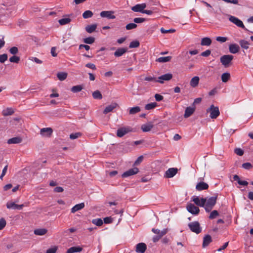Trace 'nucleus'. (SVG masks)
<instances>
[{
	"label": "nucleus",
	"mask_w": 253,
	"mask_h": 253,
	"mask_svg": "<svg viewBox=\"0 0 253 253\" xmlns=\"http://www.w3.org/2000/svg\"><path fill=\"white\" fill-rule=\"evenodd\" d=\"M216 197H211L206 199V202L204 207L207 212H210L212 210L216 203Z\"/></svg>",
	"instance_id": "nucleus-1"
},
{
	"label": "nucleus",
	"mask_w": 253,
	"mask_h": 253,
	"mask_svg": "<svg viewBox=\"0 0 253 253\" xmlns=\"http://www.w3.org/2000/svg\"><path fill=\"white\" fill-rule=\"evenodd\" d=\"M207 113H210V117L212 119L217 118L220 114L218 107H215L213 105H211L210 108L207 110Z\"/></svg>",
	"instance_id": "nucleus-2"
},
{
	"label": "nucleus",
	"mask_w": 253,
	"mask_h": 253,
	"mask_svg": "<svg viewBox=\"0 0 253 253\" xmlns=\"http://www.w3.org/2000/svg\"><path fill=\"white\" fill-rule=\"evenodd\" d=\"M233 59V56L230 54L224 55L220 58V62L225 67H228Z\"/></svg>",
	"instance_id": "nucleus-3"
},
{
	"label": "nucleus",
	"mask_w": 253,
	"mask_h": 253,
	"mask_svg": "<svg viewBox=\"0 0 253 253\" xmlns=\"http://www.w3.org/2000/svg\"><path fill=\"white\" fill-rule=\"evenodd\" d=\"M190 230L196 234H199L202 231L200 223L198 221H193L188 224Z\"/></svg>",
	"instance_id": "nucleus-4"
},
{
	"label": "nucleus",
	"mask_w": 253,
	"mask_h": 253,
	"mask_svg": "<svg viewBox=\"0 0 253 253\" xmlns=\"http://www.w3.org/2000/svg\"><path fill=\"white\" fill-rule=\"evenodd\" d=\"M100 15L102 18H107L109 19H114L116 16L113 11H102L100 12Z\"/></svg>",
	"instance_id": "nucleus-5"
},
{
	"label": "nucleus",
	"mask_w": 253,
	"mask_h": 253,
	"mask_svg": "<svg viewBox=\"0 0 253 253\" xmlns=\"http://www.w3.org/2000/svg\"><path fill=\"white\" fill-rule=\"evenodd\" d=\"M229 20L230 22L235 24L237 26L242 28L243 29H245L243 22L239 18L234 16H230Z\"/></svg>",
	"instance_id": "nucleus-6"
},
{
	"label": "nucleus",
	"mask_w": 253,
	"mask_h": 253,
	"mask_svg": "<svg viewBox=\"0 0 253 253\" xmlns=\"http://www.w3.org/2000/svg\"><path fill=\"white\" fill-rule=\"evenodd\" d=\"M187 210L192 214L197 215L199 213L200 210L198 207L193 204H189L186 207Z\"/></svg>",
	"instance_id": "nucleus-7"
},
{
	"label": "nucleus",
	"mask_w": 253,
	"mask_h": 253,
	"mask_svg": "<svg viewBox=\"0 0 253 253\" xmlns=\"http://www.w3.org/2000/svg\"><path fill=\"white\" fill-rule=\"evenodd\" d=\"M146 7V4L145 3L137 4L131 7V9L135 12H140L143 13L144 9Z\"/></svg>",
	"instance_id": "nucleus-8"
},
{
	"label": "nucleus",
	"mask_w": 253,
	"mask_h": 253,
	"mask_svg": "<svg viewBox=\"0 0 253 253\" xmlns=\"http://www.w3.org/2000/svg\"><path fill=\"white\" fill-rule=\"evenodd\" d=\"M139 172V169L137 168H133L128 169V170L124 172L122 175V177H127L131 175L137 174Z\"/></svg>",
	"instance_id": "nucleus-9"
},
{
	"label": "nucleus",
	"mask_w": 253,
	"mask_h": 253,
	"mask_svg": "<svg viewBox=\"0 0 253 253\" xmlns=\"http://www.w3.org/2000/svg\"><path fill=\"white\" fill-rule=\"evenodd\" d=\"M177 172L176 168H169L166 172L164 176L166 178H171L173 177Z\"/></svg>",
	"instance_id": "nucleus-10"
},
{
	"label": "nucleus",
	"mask_w": 253,
	"mask_h": 253,
	"mask_svg": "<svg viewBox=\"0 0 253 253\" xmlns=\"http://www.w3.org/2000/svg\"><path fill=\"white\" fill-rule=\"evenodd\" d=\"M193 201L198 206L204 207L206 202V198H199L198 197L193 198Z\"/></svg>",
	"instance_id": "nucleus-11"
},
{
	"label": "nucleus",
	"mask_w": 253,
	"mask_h": 253,
	"mask_svg": "<svg viewBox=\"0 0 253 253\" xmlns=\"http://www.w3.org/2000/svg\"><path fill=\"white\" fill-rule=\"evenodd\" d=\"M172 75L171 74L168 73L160 76L157 79V82L163 83L164 81H169L171 79Z\"/></svg>",
	"instance_id": "nucleus-12"
},
{
	"label": "nucleus",
	"mask_w": 253,
	"mask_h": 253,
	"mask_svg": "<svg viewBox=\"0 0 253 253\" xmlns=\"http://www.w3.org/2000/svg\"><path fill=\"white\" fill-rule=\"evenodd\" d=\"M53 132L52 129L50 127L42 128L40 130V134L43 136H50Z\"/></svg>",
	"instance_id": "nucleus-13"
},
{
	"label": "nucleus",
	"mask_w": 253,
	"mask_h": 253,
	"mask_svg": "<svg viewBox=\"0 0 253 253\" xmlns=\"http://www.w3.org/2000/svg\"><path fill=\"white\" fill-rule=\"evenodd\" d=\"M130 131L128 127H123L117 130V135L119 137H122Z\"/></svg>",
	"instance_id": "nucleus-14"
},
{
	"label": "nucleus",
	"mask_w": 253,
	"mask_h": 253,
	"mask_svg": "<svg viewBox=\"0 0 253 253\" xmlns=\"http://www.w3.org/2000/svg\"><path fill=\"white\" fill-rule=\"evenodd\" d=\"M146 250V245L143 243H138L136 246V252L137 253H144Z\"/></svg>",
	"instance_id": "nucleus-15"
},
{
	"label": "nucleus",
	"mask_w": 253,
	"mask_h": 253,
	"mask_svg": "<svg viewBox=\"0 0 253 253\" xmlns=\"http://www.w3.org/2000/svg\"><path fill=\"white\" fill-rule=\"evenodd\" d=\"M240 46L236 43H232L229 45V50L231 53L236 54L239 52Z\"/></svg>",
	"instance_id": "nucleus-16"
},
{
	"label": "nucleus",
	"mask_w": 253,
	"mask_h": 253,
	"mask_svg": "<svg viewBox=\"0 0 253 253\" xmlns=\"http://www.w3.org/2000/svg\"><path fill=\"white\" fill-rule=\"evenodd\" d=\"M209 185L204 182H200L198 183L196 186V189L198 191H202L208 189Z\"/></svg>",
	"instance_id": "nucleus-17"
},
{
	"label": "nucleus",
	"mask_w": 253,
	"mask_h": 253,
	"mask_svg": "<svg viewBox=\"0 0 253 253\" xmlns=\"http://www.w3.org/2000/svg\"><path fill=\"white\" fill-rule=\"evenodd\" d=\"M23 207V205H17L15 204L14 202L7 203L6 204L7 208L9 209L21 210L22 209Z\"/></svg>",
	"instance_id": "nucleus-18"
},
{
	"label": "nucleus",
	"mask_w": 253,
	"mask_h": 253,
	"mask_svg": "<svg viewBox=\"0 0 253 253\" xmlns=\"http://www.w3.org/2000/svg\"><path fill=\"white\" fill-rule=\"evenodd\" d=\"M212 241L211 237L209 235H206L203 239L202 246L203 248L207 247Z\"/></svg>",
	"instance_id": "nucleus-19"
},
{
	"label": "nucleus",
	"mask_w": 253,
	"mask_h": 253,
	"mask_svg": "<svg viewBox=\"0 0 253 253\" xmlns=\"http://www.w3.org/2000/svg\"><path fill=\"white\" fill-rule=\"evenodd\" d=\"M117 104L116 103H113L111 104L106 106L103 111V113L106 114L113 110L117 106Z\"/></svg>",
	"instance_id": "nucleus-20"
},
{
	"label": "nucleus",
	"mask_w": 253,
	"mask_h": 253,
	"mask_svg": "<svg viewBox=\"0 0 253 253\" xmlns=\"http://www.w3.org/2000/svg\"><path fill=\"white\" fill-rule=\"evenodd\" d=\"M84 207V203H81L76 205L71 209V212L75 213V212L83 209Z\"/></svg>",
	"instance_id": "nucleus-21"
},
{
	"label": "nucleus",
	"mask_w": 253,
	"mask_h": 253,
	"mask_svg": "<svg viewBox=\"0 0 253 253\" xmlns=\"http://www.w3.org/2000/svg\"><path fill=\"white\" fill-rule=\"evenodd\" d=\"M22 141V139L21 137H13V138H11L10 139H9L8 140H7V143L9 144H19L20 143H21Z\"/></svg>",
	"instance_id": "nucleus-22"
},
{
	"label": "nucleus",
	"mask_w": 253,
	"mask_h": 253,
	"mask_svg": "<svg viewBox=\"0 0 253 253\" xmlns=\"http://www.w3.org/2000/svg\"><path fill=\"white\" fill-rule=\"evenodd\" d=\"M168 231V229H164L161 231V234L159 235H156L153 237V241L154 242H158L160 238H161L164 235L166 234Z\"/></svg>",
	"instance_id": "nucleus-23"
},
{
	"label": "nucleus",
	"mask_w": 253,
	"mask_h": 253,
	"mask_svg": "<svg viewBox=\"0 0 253 253\" xmlns=\"http://www.w3.org/2000/svg\"><path fill=\"white\" fill-rule=\"evenodd\" d=\"M199 81V77L198 76H195L191 79L190 82V84L192 87H195L198 85Z\"/></svg>",
	"instance_id": "nucleus-24"
},
{
	"label": "nucleus",
	"mask_w": 253,
	"mask_h": 253,
	"mask_svg": "<svg viewBox=\"0 0 253 253\" xmlns=\"http://www.w3.org/2000/svg\"><path fill=\"white\" fill-rule=\"evenodd\" d=\"M195 108L194 107H187L185 111L184 116L185 118L190 117L194 112Z\"/></svg>",
	"instance_id": "nucleus-25"
},
{
	"label": "nucleus",
	"mask_w": 253,
	"mask_h": 253,
	"mask_svg": "<svg viewBox=\"0 0 253 253\" xmlns=\"http://www.w3.org/2000/svg\"><path fill=\"white\" fill-rule=\"evenodd\" d=\"M153 125L151 123L144 124L141 126V129L143 132L150 131L153 128Z\"/></svg>",
	"instance_id": "nucleus-26"
},
{
	"label": "nucleus",
	"mask_w": 253,
	"mask_h": 253,
	"mask_svg": "<svg viewBox=\"0 0 253 253\" xmlns=\"http://www.w3.org/2000/svg\"><path fill=\"white\" fill-rule=\"evenodd\" d=\"M233 179L234 181H237L239 185L247 186L248 184V182L245 180H241L238 175H234L233 176Z\"/></svg>",
	"instance_id": "nucleus-27"
},
{
	"label": "nucleus",
	"mask_w": 253,
	"mask_h": 253,
	"mask_svg": "<svg viewBox=\"0 0 253 253\" xmlns=\"http://www.w3.org/2000/svg\"><path fill=\"white\" fill-rule=\"evenodd\" d=\"M14 110L12 108H6L2 111V114L4 116L11 115L14 113Z\"/></svg>",
	"instance_id": "nucleus-28"
},
{
	"label": "nucleus",
	"mask_w": 253,
	"mask_h": 253,
	"mask_svg": "<svg viewBox=\"0 0 253 253\" xmlns=\"http://www.w3.org/2000/svg\"><path fill=\"white\" fill-rule=\"evenodd\" d=\"M127 51V49L125 48H120L117 49L114 52V55L116 57H120L122 56Z\"/></svg>",
	"instance_id": "nucleus-29"
},
{
	"label": "nucleus",
	"mask_w": 253,
	"mask_h": 253,
	"mask_svg": "<svg viewBox=\"0 0 253 253\" xmlns=\"http://www.w3.org/2000/svg\"><path fill=\"white\" fill-rule=\"evenodd\" d=\"M83 249L82 248L78 246V247H72L70 248H69L66 253H78L82 251Z\"/></svg>",
	"instance_id": "nucleus-30"
},
{
	"label": "nucleus",
	"mask_w": 253,
	"mask_h": 253,
	"mask_svg": "<svg viewBox=\"0 0 253 253\" xmlns=\"http://www.w3.org/2000/svg\"><path fill=\"white\" fill-rule=\"evenodd\" d=\"M211 43V40L210 38L206 37L202 39L201 44L203 46H209Z\"/></svg>",
	"instance_id": "nucleus-31"
},
{
	"label": "nucleus",
	"mask_w": 253,
	"mask_h": 253,
	"mask_svg": "<svg viewBox=\"0 0 253 253\" xmlns=\"http://www.w3.org/2000/svg\"><path fill=\"white\" fill-rule=\"evenodd\" d=\"M34 232L36 235L42 236L47 232V230L44 228H39L35 229Z\"/></svg>",
	"instance_id": "nucleus-32"
},
{
	"label": "nucleus",
	"mask_w": 253,
	"mask_h": 253,
	"mask_svg": "<svg viewBox=\"0 0 253 253\" xmlns=\"http://www.w3.org/2000/svg\"><path fill=\"white\" fill-rule=\"evenodd\" d=\"M97 28V25L93 24L92 25H89L85 27V30L88 33H92L96 30Z\"/></svg>",
	"instance_id": "nucleus-33"
},
{
	"label": "nucleus",
	"mask_w": 253,
	"mask_h": 253,
	"mask_svg": "<svg viewBox=\"0 0 253 253\" xmlns=\"http://www.w3.org/2000/svg\"><path fill=\"white\" fill-rule=\"evenodd\" d=\"M239 43H240V45H241V47L244 49H248L249 47L250 43L249 42H248L246 40H240L239 41Z\"/></svg>",
	"instance_id": "nucleus-34"
},
{
	"label": "nucleus",
	"mask_w": 253,
	"mask_h": 253,
	"mask_svg": "<svg viewBox=\"0 0 253 253\" xmlns=\"http://www.w3.org/2000/svg\"><path fill=\"white\" fill-rule=\"evenodd\" d=\"M221 81L223 83H226L230 78V74L228 72L224 73L221 76Z\"/></svg>",
	"instance_id": "nucleus-35"
},
{
	"label": "nucleus",
	"mask_w": 253,
	"mask_h": 253,
	"mask_svg": "<svg viewBox=\"0 0 253 253\" xmlns=\"http://www.w3.org/2000/svg\"><path fill=\"white\" fill-rule=\"evenodd\" d=\"M171 59V56H167V57H160L156 59V61L160 63H165L169 62Z\"/></svg>",
	"instance_id": "nucleus-36"
},
{
	"label": "nucleus",
	"mask_w": 253,
	"mask_h": 253,
	"mask_svg": "<svg viewBox=\"0 0 253 253\" xmlns=\"http://www.w3.org/2000/svg\"><path fill=\"white\" fill-rule=\"evenodd\" d=\"M57 77L60 81H62L67 78V73L65 72H59L57 74Z\"/></svg>",
	"instance_id": "nucleus-37"
},
{
	"label": "nucleus",
	"mask_w": 253,
	"mask_h": 253,
	"mask_svg": "<svg viewBox=\"0 0 253 253\" xmlns=\"http://www.w3.org/2000/svg\"><path fill=\"white\" fill-rule=\"evenodd\" d=\"M83 89V87L81 85H78L73 86L71 89V90L74 92V93H77L81 91Z\"/></svg>",
	"instance_id": "nucleus-38"
},
{
	"label": "nucleus",
	"mask_w": 253,
	"mask_h": 253,
	"mask_svg": "<svg viewBox=\"0 0 253 253\" xmlns=\"http://www.w3.org/2000/svg\"><path fill=\"white\" fill-rule=\"evenodd\" d=\"M93 13L90 10H86L83 14V17L84 19L90 18L92 16Z\"/></svg>",
	"instance_id": "nucleus-39"
},
{
	"label": "nucleus",
	"mask_w": 253,
	"mask_h": 253,
	"mask_svg": "<svg viewBox=\"0 0 253 253\" xmlns=\"http://www.w3.org/2000/svg\"><path fill=\"white\" fill-rule=\"evenodd\" d=\"M58 22L61 25H64L69 23L71 22V19L69 18H64L59 19Z\"/></svg>",
	"instance_id": "nucleus-40"
},
{
	"label": "nucleus",
	"mask_w": 253,
	"mask_h": 253,
	"mask_svg": "<svg viewBox=\"0 0 253 253\" xmlns=\"http://www.w3.org/2000/svg\"><path fill=\"white\" fill-rule=\"evenodd\" d=\"M92 96L94 99H101L102 98V95L100 92L98 90H96L92 93Z\"/></svg>",
	"instance_id": "nucleus-41"
},
{
	"label": "nucleus",
	"mask_w": 253,
	"mask_h": 253,
	"mask_svg": "<svg viewBox=\"0 0 253 253\" xmlns=\"http://www.w3.org/2000/svg\"><path fill=\"white\" fill-rule=\"evenodd\" d=\"M157 106L156 102H152L146 104L145 106V109L147 110H149L155 108Z\"/></svg>",
	"instance_id": "nucleus-42"
},
{
	"label": "nucleus",
	"mask_w": 253,
	"mask_h": 253,
	"mask_svg": "<svg viewBox=\"0 0 253 253\" xmlns=\"http://www.w3.org/2000/svg\"><path fill=\"white\" fill-rule=\"evenodd\" d=\"M140 111V108L138 106L134 107L132 108H131L129 109V113L130 114H135L137 113H138Z\"/></svg>",
	"instance_id": "nucleus-43"
},
{
	"label": "nucleus",
	"mask_w": 253,
	"mask_h": 253,
	"mask_svg": "<svg viewBox=\"0 0 253 253\" xmlns=\"http://www.w3.org/2000/svg\"><path fill=\"white\" fill-rule=\"evenodd\" d=\"M92 222L93 224L98 226H100L103 224V221L101 218L94 219L92 220Z\"/></svg>",
	"instance_id": "nucleus-44"
},
{
	"label": "nucleus",
	"mask_w": 253,
	"mask_h": 253,
	"mask_svg": "<svg viewBox=\"0 0 253 253\" xmlns=\"http://www.w3.org/2000/svg\"><path fill=\"white\" fill-rule=\"evenodd\" d=\"M94 38L93 37H89L84 39V42L87 44H92L94 42Z\"/></svg>",
	"instance_id": "nucleus-45"
},
{
	"label": "nucleus",
	"mask_w": 253,
	"mask_h": 253,
	"mask_svg": "<svg viewBox=\"0 0 253 253\" xmlns=\"http://www.w3.org/2000/svg\"><path fill=\"white\" fill-rule=\"evenodd\" d=\"M140 43L137 41H133L131 42L129 45V47L130 48H136L139 46Z\"/></svg>",
	"instance_id": "nucleus-46"
},
{
	"label": "nucleus",
	"mask_w": 253,
	"mask_h": 253,
	"mask_svg": "<svg viewBox=\"0 0 253 253\" xmlns=\"http://www.w3.org/2000/svg\"><path fill=\"white\" fill-rule=\"evenodd\" d=\"M20 61V58L18 56L13 55L9 58V61L12 63H18Z\"/></svg>",
	"instance_id": "nucleus-47"
},
{
	"label": "nucleus",
	"mask_w": 253,
	"mask_h": 253,
	"mask_svg": "<svg viewBox=\"0 0 253 253\" xmlns=\"http://www.w3.org/2000/svg\"><path fill=\"white\" fill-rule=\"evenodd\" d=\"M137 27V25L135 23H129L126 26V28L127 30H130L135 29Z\"/></svg>",
	"instance_id": "nucleus-48"
},
{
	"label": "nucleus",
	"mask_w": 253,
	"mask_h": 253,
	"mask_svg": "<svg viewBox=\"0 0 253 253\" xmlns=\"http://www.w3.org/2000/svg\"><path fill=\"white\" fill-rule=\"evenodd\" d=\"M10 54L15 55L18 53V49L16 46H13L9 49Z\"/></svg>",
	"instance_id": "nucleus-49"
},
{
	"label": "nucleus",
	"mask_w": 253,
	"mask_h": 253,
	"mask_svg": "<svg viewBox=\"0 0 253 253\" xmlns=\"http://www.w3.org/2000/svg\"><path fill=\"white\" fill-rule=\"evenodd\" d=\"M144 80L146 81L151 82L153 83L157 82V79L156 78L152 77V76L146 77L144 79Z\"/></svg>",
	"instance_id": "nucleus-50"
},
{
	"label": "nucleus",
	"mask_w": 253,
	"mask_h": 253,
	"mask_svg": "<svg viewBox=\"0 0 253 253\" xmlns=\"http://www.w3.org/2000/svg\"><path fill=\"white\" fill-rule=\"evenodd\" d=\"M7 55L5 53L0 55V62L3 63L5 61L7 60Z\"/></svg>",
	"instance_id": "nucleus-51"
},
{
	"label": "nucleus",
	"mask_w": 253,
	"mask_h": 253,
	"mask_svg": "<svg viewBox=\"0 0 253 253\" xmlns=\"http://www.w3.org/2000/svg\"><path fill=\"white\" fill-rule=\"evenodd\" d=\"M218 211L216 210H214L211 212L210 215L209 216V218L210 219H213L215 218L217 216H218Z\"/></svg>",
	"instance_id": "nucleus-52"
},
{
	"label": "nucleus",
	"mask_w": 253,
	"mask_h": 253,
	"mask_svg": "<svg viewBox=\"0 0 253 253\" xmlns=\"http://www.w3.org/2000/svg\"><path fill=\"white\" fill-rule=\"evenodd\" d=\"M6 224V220L3 218L0 219V230L3 229L4 228Z\"/></svg>",
	"instance_id": "nucleus-53"
},
{
	"label": "nucleus",
	"mask_w": 253,
	"mask_h": 253,
	"mask_svg": "<svg viewBox=\"0 0 253 253\" xmlns=\"http://www.w3.org/2000/svg\"><path fill=\"white\" fill-rule=\"evenodd\" d=\"M228 39L226 37H217L216 40L221 43H223L227 41Z\"/></svg>",
	"instance_id": "nucleus-54"
},
{
	"label": "nucleus",
	"mask_w": 253,
	"mask_h": 253,
	"mask_svg": "<svg viewBox=\"0 0 253 253\" xmlns=\"http://www.w3.org/2000/svg\"><path fill=\"white\" fill-rule=\"evenodd\" d=\"M81 134L80 132H77L75 133H72L70 135V138L71 139H75L78 138L80 136Z\"/></svg>",
	"instance_id": "nucleus-55"
},
{
	"label": "nucleus",
	"mask_w": 253,
	"mask_h": 253,
	"mask_svg": "<svg viewBox=\"0 0 253 253\" xmlns=\"http://www.w3.org/2000/svg\"><path fill=\"white\" fill-rule=\"evenodd\" d=\"M57 250V247L56 246H54L51 248L47 250L46 253H55Z\"/></svg>",
	"instance_id": "nucleus-56"
},
{
	"label": "nucleus",
	"mask_w": 253,
	"mask_h": 253,
	"mask_svg": "<svg viewBox=\"0 0 253 253\" xmlns=\"http://www.w3.org/2000/svg\"><path fill=\"white\" fill-rule=\"evenodd\" d=\"M145 21V19L143 18H135L133 21L135 23H141Z\"/></svg>",
	"instance_id": "nucleus-57"
},
{
	"label": "nucleus",
	"mask_w": 253,
	"mask_h": 253,
	"mask_svg": "<svg viewBox=\"0 0 253 253\" xmlns=\"http://www.w3.org/2000/svg\"><path fill=\"white\" fill-rule=\"evenodd\" d=\"M242 167L246 169H249L252 167V165L250 163H245L242 164Z\"/></svg>",
	"instance_id": "nucleus-58"
},
{
	"label": "nucleus",
	"mask_w": 253,
	"mask_h": 253,
	"mask_svg": "<svg viewBox=\"0 0 253 253\" xmlns=\"http://www.w3.org/2000/svg\"><path fill=\"white\" fill-rule=\"evenodd\" d=\"M234 152L237 155L240 156H241L244 154V151L241 148H236Z\"/></svg>",
	"instance_id": "nucleus-59"
},
{
	"label": "nucleus",
	"mask_w": 253,
	"mask_h": 253,
	"mask_svg": "<svg viewBox=\"0 0 253 253\" xmlns=\"http://www.w3.org/2000/svg\"><path fill=\"white\" fill-rule=\"evenodd\" d=\"M7 168H8V166L6 165L5 166L4 168L3 169H2V173L0 176V178L1 179H2V178L5 175V174H6V172L7 171Z\"/></svg>",
	"instance_id": "nucleus-60"
},
{
	"label": "nucleus",
	"mask_w": 253,
	"mask_h": 253,
	"mask_svg": "<svg viewBox=\"0 0 253 253\" xmlns=\"http://www.w3.org/2000/svg\"><path fill=\"white\" fill-rule=\"evenodd\" d=\"M211 53V51L209 49L206 50V51L202 52L201 56L204 57H208L209 56Z\"/></svg>",
	"instance_id": "nucleus-61"
},
{
	"label": "nucleus",
	"mask_w": 253,
	"mask_h": 253,
	"mask_svg": "<svg viewBox=\"0 0 253 253\" xmlns=\"http://www.w3.org/2000/svg\"><path fill=\"white\" fill-rule=\"evenodd\" d=\"M103 220L105 223L109 224L112 222L113 219L111 217H106L104 218Z\"/></svg>",
	"instance_id": "nucleus-62"
},
{
	"label": "nucleus",
	"mask_w": 253,
	"mask_h": 253,
	"mask_svg": "<svg viewBox=\"0 0 253 253\" xmlns=\"http://www.w3.org/2000/svg\"><path fill=\"white\" fill-rule=\"evenodd\" d=\"M85 67H87V68H90V69H91L92 70H96V69L95 65L94 64L90 63H87L85 65Z\"/></svg>",
	"instance_id": "nucleus-63"
},
{
	"label": "nucleus",
	"mask_w": 253,
	"mask_h": 253,
	"mask_svg": "<svg viewBox=\"0 0 253 253\" xmlns=\"http://www.w3.org/2000/svg\"><path fill=\"white\" fill-rule=\"evenodd\" d=\"M155 98L156 101H160L162 100L164 98L163 96L159 94H156L155 95Z\"/></svg>",
	"instance_id": "nucleus-64"
}]
</instances>
